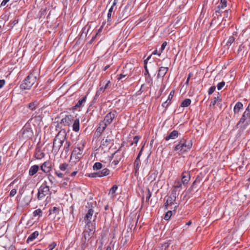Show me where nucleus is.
Segmentation results:
<instances>
[{
    "label": "nucleus",
    "instance_id": "1",
    "mask_svg": "<svg viewBox=\"0 0 250 250\" xmlns=\"http://www.w3.org/2000/svg\"><path fill=\"white\" fill-rule=\"evenodd\" d=\"M42 126V117L37 116L32 117L23 126L21 130L22 137L25 139L31 138L35 133L38 136Z\"/></svg>",
    "mask_w": 250,
    "mask_h": 250
},
{
    "label": "nucleus",
    "instance_id": "2",
    "mask_svg": "<svg viewBox=\"0 0 250 250\" xmlns=\"http://www.w3.org/2000/svg\"><path fill=\"white\" fill-rule=\"evenodd\" d=\"M192 146L191 141L181 140L174 147V150L178 151L179 154H183L190 149Z\"/></svg>",
    "mask_w": 250,
    "mask_h": 250
},
{
    "label": "nucleus",
    "instance_id": "3",
    "mask_svg": "<svg viewBox=\"0 0 250 250\" xmlns=\"http://www.w3.org/2000/svg\"><path fill=\"white\" fill-rule=\"evenodd\" d=\"M66 134L64 131H60L54 139L53 151L56 153L58 152L65 140Z\"/></svg>",
    "mask_w": 250,
    "mask_h": 250
},
{
    "label": "nucleus",
    "instance_id": "4",
    "mask_svg": "<svg viewBox=\"0 0 250 250\" xmlns=\"http://www.w3.org/2000/svg\"><path fill=\"white\" fill-rule=\"evenodd\" d=\"M36 82V76L31 73L23 81L21 85L22 89H29Z\"/></svg>",
    "mask_w": 250,
    "mask_h": 250
},
{
    "label": "nucleus",
    "instance_id": "5",
    "mask_svg": "<svg viewBox=\"0 0 250 250\" xmlns=\"http://www.w3.org/2000/svg\"><path fill=\"white\" fill-rule=\"evenodd\" d=\"M95 230V226L91 222H87L85 226V230L84 232L85 239L86 240L87 239L88 241L89 239H91Z\"/></svg>",
    "mask_w": 250,
    "mask_h": 250
},
{
    "label": "nucleus",
    "instance_id": "6",
    "mask_svg": "<svg viewBox=\"0 0 250 250\" xmlns=\"http://www.w3.org/2000/svg\"><path fill=\"white\" fill-rule=\"evenodd\" d=\"M50 194V190L48 186L45 184L42 185L39 189L38 193V198L39 200L43 199L45 196Z\"/></svg>",
    "mask_w": 250,
    "mask_h": 250
},
{
    "label": "nucleus",
    "instance_id": "7",
    "mask_svg": "<svg viewBox=\"0 0 250 250\" xmlns=\"http://www.w3.org/2000/svg\"><path fill=\"white\" fill-rule=\"evenodd\" d=\"M246 120L247 123H250V104L248 105L246 111L244 112L239 123H244Z\"/></svg>",
    "mask_w": 250,
    "mask_h": 250
},
{
    "label": "nucleus",
    "instance_id": "8",
    "mask_svg": "<svg viewBox=\"0 0 250 250\" xmlns=\"http://www.w3.org/2000/svg\"><path fill=\"white\" fill-rule=\"evenodd\" d=\"M115 111L110 112L108 113L105 117L103 123L104 124L106 125L107 126L108 125L110 124L112 122L113 119L115 117Z\"/></svg>",
    "mask_w": 250,
    "mask_h": 250
},
{
    "label": "nucleus",
    "instance_id": "9",
    "mask_svg": "<svg viewBox=\"0 0 250 250\" xmlns=\"http://www.w3.org/2000/svg\"><path fill=\"white\" fill-rule=\"evenodd\" d=\"M52 168L51 164L49 161L44 162L41 166V169L45 173L49 172Z\"/></svg>",
    "mask_w": 250,
    "mask_h": 250
},
{
    "label": "nucleus",
    "instance_id": "10",
    "mask_svg": "<svg viewBox=\"0 0 250 250\" xmlns=\"http://www.w3.org/2000/svg\"><path fill=\"white\" fill-rule=\"evenodd\" d=\"M190 179V176L188 172L185 171L182 175V183L183 185L187 184Z\"/></svg>",
    "mask_w": 250,
    "mask_h": 250
},
{
    "label": "nucleus",
    "instance_id": "11",
    "mask_svg": "<svg viewBox=\"0 0 250 250\" xmlns=\"http://www.w3.org/2000/svg\"><path fill=\"white\" fill-rule=\"evenodd\" d=\"M73 120V117L71 115H66L62 120V123L64 125H69Z\"/></svg>",
    "mask_w": 250,
    "mask_h": 250
},
{
    "label": "nucleus",
    "instance_id": "12",
    "mask_svg": "<svg viewBox=\"0 0 250 250\" xmlns=\"http://www.w3.org/2000/svg\"><path fill=\"white\" fill-rule=\"evenodd\" d=\"M221 100L220 98V96L219 95H217V97H215L213 100L211 101L210 106H214L216 104H217V105L219 106V108L221 107Z\"/></svg>",
    "mask_w": 250,
    "mask_h": 250
},
{
    "label": "nucleus",
    "instance_id": "13",
    "mask_svg": "<svg viewBox=\"0 0 250 250\" xmlns=\"http://www.w3.org/2000/svg\"><path fill=\"white\" fill-rule=\"evenodd\" d=\"M178 136V132L177 131L173 130L168 136L165 137V140L168 141L169 140H173L177 138Z\"/></svg>",
    "mask_w": 250,
    "mask_h": 250
},
{
    "label": "nucleus",
    "instance_id": "14",
    "mask_svg": "<svg viewBox=\"0 0 250 250\" xmlns=\"http://www.w3.org/2000/svg\"><path fill=\"white\" fill-rule=\"evenodd\" d=\"M82 151L79 149H74L73 151L71 157L75 158L76 159H79L82 156Z\"/></svg>",
    "mask_w": 250,
    "mask_h": 250
},
{
    "label": "nucleus",
    "instance_id": "15",
    "mask_svg": "<svg viewBox=\"0 0 250 250\" xmlns=\"http://www.w3.org/2000/svg\"><path fill=\"white\" fill-rule=\"evenodd\" d=\"M86 96H84L82 99L80 100L77 104L75 105V108H81L84 106V104L86 102Z\"/></svg>",
    "mask_w": 250,
    "mask_h": 250
},
{
    "label": "nucleus",
    "instance_id": "16",
    "mask_svg": "<svg viewBox=\"0 0 250 250\" xmlns=\"http://www.w3.org/2000/svg\"><path fill=\"white\" fill-rule=\"evenodd\" d=\"M110 83V82L108 81L104 86H102L99 88L97 91L96 96H98L100 94L103 93L104 91V90L108 87Z\"/></svg>",
    "mask_w": 250,
    "mask_h": 250
},
{
    "label": "nucleus",
    "instance_id": "17",
    "mask_svg": "<svg viewBox=\"0 0 250 250\" xmlns=\"http://www.w3.org/2000/svg\"><path fill=\"white\" fill-rule=\"evenodd\" d=\"M243 108V104L240 102H237L234 107L233 111L235 114H238L240 110Z\"/></svg>",
    "mask_w": 250,
    "mask_h": 250
},
{
    "label": "nucleus",
    "instance_id": "18",
    "mask_svg": "<svg viewBox=\"0 0 250 250\" xmlns=\"http://www.w3.org/2000/svg\"><path fill=\"white\" fill-rule=\"evenodd\" d=\"M167 70H168L167 67H161L159 70L157 77H163L165 75V74L167 73Z\"/></svg>",
    "mask_w": 250,
    "mask_h": 250
},
{
    "label": "nucleus",
    "instance_id": "19",
    "mask_svg": "<svg viewBox=\"0 0 250 250\" xmlns=\"http://www.w3.org/2000/svg\"><path fill=\"white\" fill-rule=\"evenodd\" d=\"M39 170V166L37 165H34L32 166L29 170V174L30 176H33L36 174Z\"/></svg>",
    "mask_w": 250,
    "mask_h": 250
},
{
    "label": "nucleus",
    "instance_id": "20",
    "mask_svg": "<svg viewBox=\"0 0 250 250\" xmlns=\"http://www.w3.org/2000/svg\"><path fill=\"white\" fill-rule=\"evenodd\" d=\"M111 144V140L108 139V137L104 138L101 142V146L107 147Z\"/></svg>",
    "mask_w": 250,
    "mask_h": 250
},
{
    "label": "nucleus",
    "instance_id": "21",
    "mask_svg": "<svg viewBox=\"0 0 250 250\" xmlns=\"http://www.w3.org/2000/svg\"><path fill=\"white\" fill-rule=\"evenodd\" d=\"M39 235V232L38 231H35L34 232H33L32 234L30 235V236L28 237L27 242L29 243V242H31L33 241L35 238L37 237V236Z\"/></svg>",
    "mask_w": 250,
    "mask_h": 250
},
{
    "label": "nucleus",
    "instance_id": "22",
    "mask_svg": "<svg viewBox=\"0 0 250 250\" xmlns=\"http://www.w3.org/2000/svg\"><path fill=\"white\" fill-rule=\"evenodd\" d=\"M80 129V122L78 119L74 120L73 124V130L76 132H78Z\"/></svg>",
    "mask_w": 250,
    "mask_h": 250
},
{
    "label": "nucleus",
    "instance_id": "23",
    "mask_svg": "<svg viewBox=\"0 0 250 250\" xmlns=\"http://www.w3.org/2000/svg\"><path fill=\"white\" fill-rule=\"evenodd\" d=\"M93 213L94 211L92 209H89L88 210V211L85 217V219L87 221V222H90Z\"/></svg>",
    "mask_w": 250,
    "mask_h": 250
},
{
    "label": "nucleus",
    "instance_id": "24",
    "mask_svg": "<svg viewBox=\"0 0 250 250\" xmlns=\"http://www.w3.org/2000/svg\"><path fill=\"white\" fill-rule=\"evenodd\" d=\"M227 6V0H221L220 3L219 5L218 6V13H220V10L221 9H224ZM218 11H216L217 12Z\"/></svg>",
    "mask_w": 250,
    "mask_h": 250
},
{
    "label": "nucleus",
    "instance_id": "25",
    "mask_svg": "<svg viewBox=\"0 0 250 250\" xmlns=\"http://www.w3.org/2000/svg\"><path fill=\"white\" fill-rule=\"evenodd\" d=\"M118 189V186L117 185H114L110 189L109 192V195H111V197H114V194Z\"/></svg>",
    "mask_w": 250,
    "mask_h": 250
},
{
    "label": "nucleus",
    "instance_id": "26",
    "mask_svg": "<svg viewBox=\"0 0 250 250\" xmlns=\"http://www.w3.org/2000/svg\"><path fill=\"white\" fill-rule=\"evenodd\" d=\"M106 125L104 124L103 122L101 123L100 124V126H99V127L97 129V132H99L100 133H102V132L104 131V130L105 129V128H106Z\"/></svg>",
    "mask_w": 250,
    "mask_h": 250
},
{
    "label": "nucleus",
    "instance_id": "27",
    "mask_svg": "<svg viewBox=\"0 0 250 250\" xmlns=\"http://www.w3.org/2000/svg\"><path fill=\"white\" fill-rule=\"evenodd\" d=\"M101 177L108 175L109 174V170L107 168H104L101 171H99Z\"/></svg>",
    "mask_w": 250,
    "mask_h": 250
},
{
    "label": "nucleus",
    "instance_id": "28",
    "mask_svg": "<svg viewBox=\"0 0 250 250\" xmlns=\"http://www.w3.org/2000/svg\"><path fill=\"white\" fill-rule=\"evenodd\" d=\"M190 103L191 100L189 99H186L181 103V106L182 107H187L190 105Z\"/></svg>",
    "mask_w": 250,
    "mask_h": 250
},
{
    "label": "nucleus",
    "instance_id": "29",
    "mask_svg": "<svg viewBox=\"0 0 250 250\" xmlns=\"http://www.w3.org/2000/svg\"><path fill=\"white\" fill-rule=\"evenodd\" d=\"M234 37L233 36H230L226 42L225 45L228 47L229 46L234 42Z\"/></svg>",
    "mask_w": 250,
    "mask_h": 250
},
{
    "label": "nucleus",
    "instance_id": "30",
    "mask_svg": "<svg viewBox=\"0 0 250 250\" xmlns=\"http://www.w3.org/2000/svg\"><path fill=\"white\" fill-rule=\"evenodd\" d=\"M102 168V164L101 163L97 162L93 166V170H98Z\"/></svg>",
    "mask_w": 250,
    "mask_h": 250
},
{
    "label": "nucleus",
    "instance_id": "31",
    "mask_svg": "<svg viewBox=\"0 0 250 250\" xmlns=\"http://www.w3.org/2000/svg\"><path fill=\"white\" fill-rule=\"evenodd\" d=\"M173 196H170L168 197L167 200V203H169V204H171L176 199V196L175 194H174L173 193H172Z\"/></svg>",
    "mask_w": 250,
    "mask_h": 250
},
{
    "label": "nucleus",
    "instance_id": "32",
    "mask_svg": "<svg viewBox=\"0 0 250 250\" xmlns=\"http://www.w3.org/2000/svg\"><path fill=\"white\" fill-rule=\"evenodd\" d=\"M68 165L66 163L62 164L59 166V168L61 171H64L67 170Z\"/></svg>",
    "mask_w": 250,
    "mask_h": 250
},
{
    "label": "nucleus",
    "instance_id": "33",
    "mask_svg": "<svg viewBox=\"0 0 250 250\" xmlns=\"http://www.w3.org/2000/svg\"><path fill=\"white\" fill-rule=\"evenodd\" d=\"M167 45V42H164L161 47L160 50L159 51V53L158 54V56H160L161 53H162L163 51L165 49L166 46Z\"/></svg>",
    "mask_w": 250,
    "mask_h": 250
},
{
    "label": "nucleus",
    "instance_id": "34",
    "mask_svg": "<svg viewBox=\"0 0 250 250\" xmlns=\"http://www.w3.org/2000/svg\"><path fill=\"white\" fill-rule=\"evenodd\" d=\"M172 214V212L171 211L169 210V211H167L166 213V214H165L164 219L166 220H168L170 218V217H171Z\"/></svg>",
    "mask_w": 250,
    "mask_h": 250
},
{
    "label": "nucleus",
    "instance_id": "35",
    "mask_svg": "<svg viewBox=\"0 0 250 250\" xmlns=\"http://www.w3.org/2000/svg\"><path fill=\"white\" fill-rule=\"evenodd\" d=\"M42 214V211L41 209H38L33 212L34 216H37L38 215L41 216Z\"/></svg>",
    "mask_w": 250,
    "mask_h": 250
},
{
    "label": "nucleus",
    "instance_id": "36",
    "mask_svg": "<svg viewBox=\"0 0 250 250\" xmlns=\"http://www.w3.org/2000/svg\"><path fill=\"white\" fill-rule=\"evenodd\" d=\"M89 176L91 177H101L99 171L97 172L90 173L89 175Z\"/></svg>",
    "mask_w": 250,
    "mask_h": 250
},
{
    "label": "nucleus",
    "instance_id": "37",
    "mask_svg": "<svg viewBox=\"0 0 250 250\" xmlns=\"http://www.w3.org/2000/svg\"><path fill=\"white\" fill-rule=\"evenodd\" d=\"M36 106H37L36 102L30 103L29 104V107L32 110L36 109Z\"/></svg>",
    "mask_w": 250,
    "mask_h": 250
},
{
    "label": "nucleus",
    "instance_id": "38",
    "mask_svg": "<svg viewBox=\"0 0 250 250\" xmlns=\"http://www.w3.org/2000/svg\"><path fill=\"white\" fill-rule=\"evenodd\" d=\"M55 173L59 178H62L64 176V174L59 170H56Z\"/></svg>",
    "mask_w": 250,
    "mask_h": 250
},
{
    "label": "nucleus",
    "instance_id": "39",
    "mask_svg": "<svg viewBox=\"0 0 250 250\" xmlns=\"http://www.w3.org/2000/svg\"><path fill=\"white\" fill-rule=\"evenodd\" d=\"M225 83L224 82H220L218 84H217V89L218 90H220L225 85Z\"/></svg>",
    "mask_w": 250,
    "mask_h": 250
},
{
    "label": "nucleus",
    "instance_id": "40",
    "mask_svg": "<svg viewBox=\"0 0 250 250\" xmlns=\"http://www.w3.org/2000/svg\"><path fill=\"white\" fill-rule=\"evenodd\" d=\"M31 198L30 196H27L24 198V204L27 205L31 201Z\"/></svg>",
    "mask_w": 250,
    "mask_h": 250
},
{
    "label": "nucleus",
    "instance_id": "41",
    "mask_svg": "<svg viewBox=\"0 0 250 250\" xmlns=\"http://www.w3.org/2000/svg\"><path fill=\"white\" fill-rule=\"evenodd\" d=\"M216 87L214 86L210 87L208 91V94H211L215 90Z\"/></svg>",
    "mask_w": 250,
    "mask_h": 250
},
{
    "label": "nucleus",
    "instance_id": "42",
    "mask_svg": "<svg viewBox=\"0 0 250 250\" xmlns=\"http://www.w3.org/2000/svg\"><path fill=\"white\" fill-rule=\"evenodd\" d=\"M139 140V137L138 136H135L133 138V141L131 143V145H132L134 143L137 144Z\"/></svg>",
    "mask_w": 250,
    "mask_h": 250
},
{
    "label": "nucleus",
    "instance_id": "43",
    "mask_svg": "<svg viewBox=\"0 0 250 250\" xmlns=\"http://www.w3.org/2000/svg\"><path fill=\"white\" fill-rule=\"evenodd\" d=\"M169 246L168 243H165L162 245V250H165Z\"/></svg>",
    "mask_w": 250,
    "mask_h": 250
},
{
    "label": "nucleus",
    "instance_id": "44",
    "mask_svg": "<svg viewBox=\"0 0 250 250\" xmlns=\"http://www.w3.org/2000/svg\"><path fill=\"white\" fill-rule=\"evenodd\" d=\"M44 156V154L42 152H39V154L37 153L36 154V158L37 159H41Z\"/></svg>",
    "mask_w": 250,
    "mask_h": 250
},
{
    "label": "nucleus",
    "instance_id": "45",
    "mask_svg": "<svg viewBox=\"0 0 250 250\" xmlns=\"http://www.w3.org/2000/svg\"><path fill=\"white\" fill-rule=\"evenodd\" d=\"M181 187V184L179 181H177L175 182L174 185L175 188H179Z\"/></svg>",
    "mask_w": 250,
    "mask_h": 250
},
{
    "label": "nucleus",
    "instance_id": "46",
    "mask_svg": "<svg viewBox=\"0 0 250 250\" xmlns=\"http://www.w3.org/2000/svg\"><path fill=\"white\" fill-rule=\"evenodd\" d=\"M151 196V194L150 193V191L149 189H148V192H147V195H146V201H148V200H149L150 197Z\"/></svg>",
    "mask_w": 250,
    "mask_h": 250
},
{
    "label": "nucleus",
    "instance_id": "47",
    "mask_svg": "<svg viewBox=\"0 0 250 250\" xmlns=\"http://www.w3.org/2000/svg\"><path fill=\"white\" fill-rule=\"evenodd\" d=\"M17 193V190L16 189H13L10 192V195L11 196H14Z\"/></svg>",
    "mask_w": 250,
    "mask_h": 250
},
{
    "label": "nucleus",
    "instance_id": "48",
    "mask_svg": "<svg viewBox=\"0 0 250 250\" xmlns=\"http://www.w3.org/2000/svg\"><path fill=\"white\" fill-rule=\"evenodd\" d=\"M5 81L4 80H0V88H1L5 84Z\"/></svg>",
    "mask_w": 250,
    "mask_h": 250
},
{
    "label": "nucleus",
    "instance_id": "49",
    "mask_svg": "<svg viewBox=\"0 0 250 250\" xmlns=\"http://www.w3.org/2000/svg\"><path fill=\"white\" fill-rule=\"evenodd\" d=\"M174 91L173 90L171 91L168 96V100H170L171 99H172L174 95Z\"/></svg>",
    "mask_w": 250,
    "mask_h": 250
},
{
    "label": "nucleus",
    "instance_id": "50",
    "mask_svg": "<svg viewBox=\"0 0 250 250\" xmlns=\"http://www.w3.org/2000/svg\"><path fill=\"white\" fill-rule=\"evenodd\" d=\"M9 1V0H3L2 2L1 3L0 6H4L6 3Z\"/></svg>",
    "mask_w": 250,
    "mask_h": 250
},
{
    "label": "nucleus",
    "instance_id": "51",
    "mask_svg": "<svg viewBox=\"0 0 250 250\" xmlns=\"http://www.w3.org/2000/svg\"><path fill=\"white\" fill-rule=\"evenodd\" d=\"M56 244L55 243H52L50 245H49V249H54L56 247Z\"/></svg>",
    "mask_w": 250,
    "mask_h": 250
},
{
    "label": "nucleus",
    "instance_id": "52",
    "mask_svg": "<svg viewBox=\"0 0 250 250\" xmlns=\"http://www.w3.org/2000/svg\"><path fill=\"white\" fill-rule=\"evenodd\" d=\"M83 144H82L81 146H78V147H76L74 149H79L80 150H82V151L83 152Z\"/></svg>",
    "mask_w": 250,
    "mask_h": 250
},
{
    "label": "nucleus",
    "instance_id": "53",
    "mask_svg": "<svg viewBox=\"0 0 250 250\" xmlns=\"http://www.w3.org/2000/svg\"><path fill=\"white\" fill-rule=\"evenodd\" d=\"M225 17L223 18V20H225L224 19L225 18H227L229 16V15H228V10H226L225 11Z\"/></svg>",
    "mask_w": 250,
    "mask_h": 250
},
{
    "label": "nucleus",
    "instance_id": "54",
    "mask_svg": "<svg viewBox=\"0 0 250 250\" xmlns=\"http://www.w3.org/2000/svg\"><path fill=\"white\" fill-rule=\"evenodd\" d=\"M125 75L120 74L119 77L118 78V80H121L122 78H125Z\"/></svg>",
    "mask_w": 250,
    "mask_h": 250
},
{
    "label": "nucleus",
    "instance_id": "55",
    "mask_svg": "<svg viewBox=\"0 0 250 250\" xmlns=\"http://www.w3.org/2000/svg\"><path fill=\"white\" fill-rule=\"evenodd\" d=\"M119 0H114L113 1V4L112 5V6H115L118 2Z\"/></svg>",
    "mask_w": 250,
    "mask_h": 250
},
{
    "label": "nucleus",
    "instance_id": "56",
    "mask_svg": "<svg viewBox=\"0 0 250 250\" xmlns=\"http://www.w3.org/2000/svg\"><path fill=\"white\" fill-rule=\"evenodd\" d=\"M111 14H112V13H108V14H107V18H108V21H109V20L110 19L111 17Z\"/></svg>",
    "mask_w": 250,
    "mask_h": 250
},
{
    "label": "nucleus",
    "instance_id": "57",
    "mask_svg": "<svg viewBox=\"0 0 250 250\" xmlns=\"http://www.w3.org/2000/svg\"><path fill=\"white\" fill-rule=\"evenodd\" d=\"M152 54H151L149 56H148V57L147 58V59L145 61V63H146H146H147V61H148L150 59V58H151V56H152Z\"/></svg>",
    "mask_w": 250,
    "mask_h": 250
},
{
    "label": "nucleus",
    "instance_id": "58",
    "mask_svg": "<svg viewBox=\"0 0 250 250\" xmlns=\"http://www.w3.org/2000/svg\"><path fill=\"white\" fill-rule=\"evenodd\" d=\"M114 7L115 6H111V7L110 8V9H109L108 12L109 13H112L113 12V9H114Z\"/></svg>",
    "mask_w": 250,
    "mask_h": 250
},
{
    "label": "nucleus",
    "instance_id": "59",
    "mask_svg": "<svg viewBox=\"0 0 250 250\" xmlns=\"http://www.w3.org/2000/svg\"><path fill=\"white\" fill-rule=\"evenodd\" d=\"M119 163V161H113L112 162V164H113L115 166H116Z\"/></svg>",
    "mask_w": 250,
    "mask_h": 250
},
{
    "label": "nucleus",
    "instance_id": "60",
    "mask_svg": "<svg viewBox=\"0 0 250 250\" xmlns=\"http://www.w3.org/2000/svg\"><path fill=\"white\" fill-rule=\"evenodd\" d=\"M158 53H159V52H158V51H157V50H154V51L152 52V53L151 54H152V55H156V54H157V55H158Z\"/></svg>",
    "mask_w": 250,
    "mask_h": 250
},
{
    "label": "nucleus",
    "instance_id": "61",
    "mask_svg": "<svg viewBox=\"0 0 250 250\" xmlns=\"http://www.w3.org/2000/svg\"><path fill=\"white\" fill-rule=\"evenodd\" d=\"M77 173V171H73L72 173H71V176H75L76 174Z\"/></svg>",
    "mask_w": 250,
    "mask_h": 250
},
{
    "label": "nucleus",
    "instance_id": "62",
    "mask_svg": "<svg viewBox=\"0 0 250 250\" xmlns=\"http://www.w3.org/2000/svg\"><path fill=\"white\" fill-rule=\"evenodd\" d=\"M8 250H16V249L14 247H10Z\"/></svg>",
    "mask_w": 250,
    "mask_h": 250
},
{
    "label": "nucleus",
    "instance_id": "63",
    "mask_svg": "<svg viewBox=\"0 0 250 250\" xmlns=\"http://www.w3.org/2000/svg\"><path fill=\"white\" fill-rule=\"evenodd\" d=\"M109 67V65H107L106 66H105L104 68V71H105L106 69H107Z\"/></svg>",
    "mask_w": 250,
    "mask_h": 250
},
{
    "label": "nucleus",
    "instance_id": "64",
    "mask_svg": "<svg viewBox=\"0 0 250 250\" xmlns=\"http://www.w3.org/2000/svg\"><path fill=\"white\" fill-rule=\"evenodd\" d=\"M106 250H112L111 247L109 246L106 247Z\"/></svg>",
    "mask_w": 250,
    "mask_h": 250
}]
</instances>
